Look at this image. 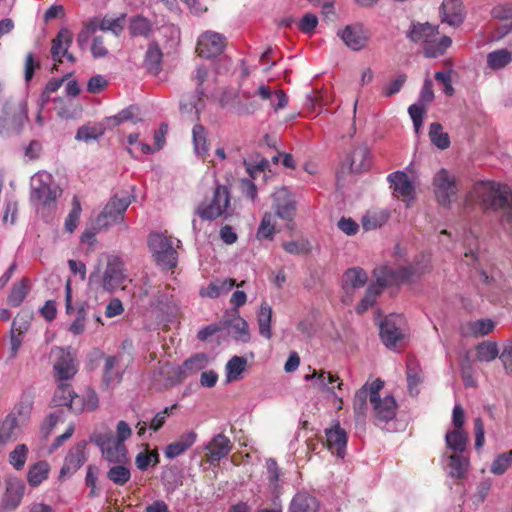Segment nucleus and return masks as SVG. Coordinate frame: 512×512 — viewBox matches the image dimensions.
Segmentation results:
<instances>
[{
	"label": "nucleus",
	"instance_id": "obj_3",
	"mask_svg": "<svg viewBox=\"0 0 512 512\" xmlns=\"http://www.w3.org/2000/svg\"><path fill=\"white\" fill-rule=\"evenodd\" d=\"M438 26L430 23H412L407 37L414 43L423 45L424 55L427 58H435L445 53L451 46L452 40L448 36L438 39Z\"/></svg>",
	"mask_w": 512,
	"mask_h": 512
},
{
	"label": "nucleus",
	"instance_id": "obj_33",
	"mask_svg": "<svg viewBox=\"0 0 512 512\" xmlns=\"http://www.w3.org/2000/svg\"><path fill=\"white\" fill-rule=\"evenodd\" d=\"M118 358L116 356H108L105 359L103 368V383L106 387L114 386L121 382L122 374L116 369Z\"/></svg>",
	"mask_w": 512,
	"mask_h": 512
},
{
	"label": "nucleus",
	"instance_id": "obj_40",
	"mask_svg": "<svg viewBox=\"0 0 512 512\" xmlns=\"http://www.w3.org/2000/svg\"><path fill=\"white\" fill-rule=\"evenodd\" d=\"M192 138L195 152L202 157L207 155L209 147L206 129L202 125L196 124L192 130Z\"/></svg>",
	"mask_w": 512,
	"mask_h": 512
},
{
	"label": "nucleus",
	"instance_id": "obj_34",
	"mask_svg": "<svg viewBox=\"0 0 512 512\" xmlns=\"http://www.w3.org/2000/svg\"><path fill=\"white\" fill-rule=\"evenodd\" d=\"M272 307L267 302H262L257 315V322L259 327V333L266 339H270L271 333V321H272Z\"/></svg>",
	"mask_w": 512,
	"mask_h": 512
},
{
	"label": "nucleus",
	"instance_id": "obj_29",
	"mask_svg": "<svg viewBox=\"0 0 512 512\" xmlns=\"http://www.w3.org/2000/svg\"><path fill=\"white\" fill-rule=\"evenodd\" d=\"M290 512H318V500L307 492L297 493L289 505Z\"/></svg>",
	"mask_w": 512,
	"mask_h": 512
},
{
	"label": "nucleus",
	"instance_id": "obj_31",
	"mask_svg": "<svg viewBox=\"0 0 512 512\" xmlns=\"http://www.w3.org/2000/svg\"><path fill=\"white\" fill-rule=\"evenodd\" d=\"M304 379L306 381H311L313 379H316L314 385L318 387L319 389H327L328 391H333L334 387H328V384L337 383V388L341 389L343 382L342 380L334 374H331L330 372H326L324 370H321L317 372L315 369L313 370L312 374H307L304 376Z\"/></svg>",
	"mask_w": 512,
	"mask_h": 512
},
{
	"label": "nucleus",
	"instance_id": "obj_45",
	"mask_svg": "<svg viewBox=\"0 0 512 512\" xmlns=\"http://www.w3.org/2000/svg\"><path fill=\"white\" fill-rule=\"evenodd\" d=\"M19 426L18 420H15L12 415H7L0 421V438L6 443L14 440L16 438V430Z\"/></svg>",
	"mask_w": 512,
	"mask_h": 512
},
{
	"label": "nucleus",
	"instance_id": "obj_14",
	"mask_svg": "<svg viewBox=\"0 0 512 512\" xmlns=\"http://www.w3.org/2000/svg\"><path fill=\"white\" fill-rule=\"evenodd\" d=\"M52 354L56 357L53 368L59 381H68L77 372L75 360L70 352L61 347L52 349Z\"/></svg>",
	"mask_w": 512,
	"mask_h": 512
},
{
	"label": "nucleus",
	"instance_id": "obj_27",
	"mask_svg": "<svg viewBox=\"0 0 512 512\" xmlns=\"http://www.w3.org/2000/svg\"><path fill=\"white\" fill-rule=\"evenodd\" d=\"M196 439L197 433L194 431L183 433L176 441L166 446L164 450L165 456L169 459L180 456L195 443Z\"/></svg>",
	"mask_w": 512,
	"mask_h": 512
},
{
	"label": "nucleus",
	"instance_id": "obj_49",
	"mask_svg": "<svg viewBox=\"0 0 512 512\" xmlns=\"http://www.w3.org/2000/svg\"><path fill=\"white\" fill-rule=\"evenodd\" d=\"M274 216L270 212H266L257 230L258 239H272L275 233V225L273 223Z\"/></svg>",
	"mask_w": 512,
	"mask_h": 512
},
{
	"label": "nucleus",
	"instance_id": "obj_8",
	"mask_svg": "<svg viewBox=\"0 0 512 512\" xmlns=\"http://www.w3.org/2000/svg\"><path fill=\"white\" fill-rule=\"evenodd\" d=\"M227 44L226 37L214 31L203 32L197 40L196 52L200 57L210 59L220 55Z\"/></svg>",
	"mask_w": 512,
	"mask_h": 512
},
{
	"label": "nucleus",
	"instance_id": "obj_59",
	"mask_svg": "<svg viewBox=\"0 0 512 512\" xmlns=\"http://www.w3.org/2000/svg\"><path fill=\"white\" fill-rule=\"evenodd\" d=\"M73 390L71 385L66 383L65 381H61L58 385L54 397L53 403L55 406H66L68 403V399L70 398Z\"/></svg>",
	"mask_w": 512,
	"mask_h": 512
},
{
	"label": "nucleus",
	"instance_id": "obj_12",
	"mask_svg": "<svg viewBox=\"0 0 512 512\" xmlns=\"http://www.w3.org/2000/svg\"><path fill=\"white\" fill-rule=\"evenodd\" d=\"M96 443L108 462L120 463L126 458L127 450L124 443L117 440L112 433L100 434Z\"/></svg>",
	"mask_w": 512,
	"mask_h": 512
},
{
	"label": "nucleus",
	"instance_id": "obj_24",
	"mask_svg": "<svg viewBox=\"0 0 512 512\" xmlns=\"http://www.w3.org/2000/svg\"><path fill=\"white\" fill-rule=\"evenodd\" d=\"M72 40L73 34L67 28H62L52 39L50 52L54 62H62V57L67 54V50L71 46Z\"/></svg>",
	"mask_w": 512,
	"mask_h": 512
},
{
	"label": "nucleus",
	"instance_id": "obj_47",
	"mask_svg": "<svg viewBox=\"0 0 512 512\" xmlns=\"http://www.w3.org/2000/svg\"><path fill=\"white\" fill-rule=\"evenodd\" d=\"M203 96L204 95H201L197 92L196 94L187 96V98L183 99L180 103L181 112L183 114L194 113L196 116H198L203 107Z\"/></svg>",
	"mask_w": 512,
	"mask_h": 512
},
{
	"label": "nucleus",
	"instance_id": "obj_39",
	"mask_svg": "<svg viewBox=\"0 0 512 512\" xmlns=\"http://www.w3.org/2000/svg\"><path fill=\"white\" fill-rule=\"evenodd\" d=\"M512 61V52L507 49H499L487 55V64L492 70H499Z\"/></svg>",
	"mask_w": 512,
	"mask_h": 512
},
{
	"label": "nucleus",
	"instance_id": "obj_35",
	"mask_svg": "<svg viewBox=\"0 0 512 512\" xmlns=\"http://www.w3.org/2000/svg\"><path fill=\"white\" fill-rule=\"evenodd\" d=\"M445 441L448 448L455 452L462 453L466 449L468 435L463 429L454 428V430L446 433Z\"/></svg>",
	"mask_w": 512,
	"mask_h": 512
},
{
	"label": "nucleus",
	"instance_id": "obj_30",
	"mask_svg": "<svg viewBox=\"0 0 512 512\" xmlns=\"http://www.w3.org/2000/svg\"><path fill=\"white\" fill-rule=\"evenodd\" d=\"M34 404V395L30 391H25L19 400V402L15 405L13 410L8 414L12 415L15 420L19 421V424L22 425L28 421L30 414L33 409Z\"/></svg>",
	"mask_w": 512,
	"mask_h": 512
},
{
	"label": "nucleus",
	"instance_id": "obj_21",
	"mask_svg": "<svg viewBox=\"0 0 512 512\" xmlns=\"http://www.w3.org/2000/svg\"><path fill=\"white\" fill-rule=\"evenodd\" d=\"M440 17L443 23L457 27L464 21V9L460 0H443L440 6Z\"/></svg>",
	"mask_w": 512,
	"mask_h": 512
},
{
	"label": "nucleus",
	"instance_id": "obj_22",
	"mask_svg": "<svg viewBox=\"0 0 512 512\" xmlns=\"http://www.w3.org/2000/svg\"><path fill=\"white\" fill-rule=\"evenodd\" d=\"M373 408L374 418L380 423H387L396 416L397 403L393 396L387 395L375 402H370Z\"/></svg>",
	"mask_w": 512,
	"mask_h": 512
},
{
	"label": "nucleus",
	"instance_id": "obj_26",
	"mask_svg": "<svg viewBox=\"0 0 512 512\" xmlns=\"http://www.w3.org/2000/svg\"><path fill=\"white\" fill-rule=\"evenodd\" d=\"M244 284L245 281H242L240 284H237V286L242 287ZM235 285L236 281L232 278L215 279L211 281L207 287L201 288L199 293L202 297L215 299L222 294L228 293Z\"/></svg>",
	"mask_w": 512,
	"mask_h": 512
},
{
	"label": "nucleus",
	"instance_id": "obj_44",
	"mask_svg": "<svg viewBox=\"0 0 512 512\" xmlns=\"http://www.w3.org/2000/svg\"><path fill=\"white\" fill-rule=\"evenodd\" d=\"M29 449L26 444H18L15 448L9 453L8 461L9 464L15 470H22L25 466L27 457H28Z\"/></svg>",
	"mask_w": 512,
	"mask_h": 512
},
{
	"label": "nucleus",
	"instance_id": "obj_53",
	"mask_svg": "<svg viewBox=\"0 0 512 512\" xmlns=\"http://www.w3.org/2000/svg\"><path fill=\"white\" fill-rule=\"evenodd\" d=\"M257 158L259 159L252 160L250 158L248 160H244L246 171L253 179H256L260 173H264L269 167V161L267 159L260 157L259 155H257Z\"/></svg>",
	"mask_w": 512,
	"mask_h": 512
},
{
	"label": "nucleus",
	"instance_id": "obj_18",
	"mask_svg": "<svg viewBox=\"0 0 512 512\" xmlns=\"http://www.w3.org/2000/svg\"><path fill=\"white\" fill-rule=\"evenodd\" d=\"M402 318L400 315L388 316L380 325V338L386 347L392 348L402 340L403 332L398 326V322H401Z\"/></svg>",
	"mask_w": 512,
	"mask_h": 512
},
{
	"label": "nucleus",
	"instance_id": "obj_55",
	"mask_svg": "<svg viewBox=\"0 0 512 512\" xmlns=\"http://www.w3.org/2000/svg\"><path fill=\"white\" fill-rule=\"evenodd\" d=\"M512 465V450L504 452L496 457L493 461L490 471L495 475L504 474Z\"/></svg>",
	"mask_w": 512,
	"mask_h": 512
},
{
	"label": "nucleus",
	"instance_id": "obj_41",
	"mask_svg": "<svg viewBox=\"0 0 512 512\" xmlns=\"http://www.w3.org/2000/svg\"><path fill=\"white\" fill-rule=\"evenodd\" d=\"M429 137L431 142L441 150H445L450 146L449 135L443 132V127L440 123L434 122L430 125Z\"/></svg>",
	"mask_w": 512,
	"mask_h": 512
},
{
	"label": "nucleus",
	"instance_id": "obj_48",
	"mask_svg": "<svg viewBox=\"0 0 512 512\" xmlns=\"http://www.w3.org/2000/svg\"><path fill=\"white\" fill-rule=\"evenodd\" d=\"M107 477L114 484L123 486L130 480L131 473L126 466L115 465L108 470Z\"/></svg>",
	"mask_w": 512,
	"mask_h": 512
},
{
	"label": "nucleus",
	"instance_id": "obj_50",
	"mask_svg": "<svg viewBox=\"0 0 512 512\" xmlns=\"http://www.w3.org/2000/svg\"><path fill=\"white\" fill-rule=\"evenodd\" d=\"M495 323L490 319H480L467 324L469 333L473 336H485L493 331Z\"/></svg>",
	"mask_w": 512,
	"mask_h": 512
},
{
	"label": "nucleus",
	"instance_id": "obj_57",
	"mask_svg": "<svg viewBox=\"0 0 512 512\" xmlns=\"http://www.w3.org/2000/svg\"><path fill=\"white\" fill-rule=\"evenodd\" d=\"M151 31L150 21L143 16H135L130 23V32L133 36H148Z\"/></svg>",
	"mask_w": 512,
	"mask_h": 512
},
{
	"label": "nucleus",
	"instance_id": "obj_20",
	"mask_svg": "<svg viewBox=\"0 0 512 512\" xmlns=\"http://www.w3.org/2000/svg\"><path fill=\"white\" fill-rule=\"evenodd\" d=\"M326 447L331 453L343 457L347 446L346 431L336 422L330 429L325 430Z\"/></svg>",
	"mask_w": 512,
	"mask_h": 512
},
{
	"label": "nucleus",
	"instance_id": "obj_4",
	"mask_svg": "<svg viewBox=\"0 0 512 512\" xmlns=\"http://www.w3.org/2000/svg\"><path fill=\"white\" fill-rule=\"evenodd\" d=\"M131 203L132 199L128 193L112 196L96 218L97 228L106 230L112 225L123 223L125 212Z\"/></svg>",
	"mask_w": 512,
	"mask_h": 512
},
{
	"label": "nucleus",
	"instance_id": "obj_38",
	"mask_svg": "<svg viewBox=\"0 0 512 512\" xmlns=\"http://www.w3.org/2000/svg\"><path fill=\"white\" fill-rule=\"evenodd\" d=\"M106 123H95L81 126L76 133L75 138L79 141L96 140L102 136L106 130Z\"/></svg>",
	"mask_w": 512,
	"mask_h": 512
},
{
	"label": "nucleus",
	"instance_id": "obj_58",
	"mask_svg": "<svg viewBox=\"0 0 512 512\" xmlns=\"http://www.w3.org/2000/svg\"><path fill=\"white\" fill-rule=\"evenodd\" d=\"M450 474L453 478L461 479L465 475L467 460L460 455L453 454L449 457Z\"/></svg>",
	"mask_w": 512,
	"mask_h": 512
},
{
	"label": "nucleus",
	"instance_id": "obj_37",
	"mask_svg": "<svg viewBox=\"0 0 512 512\" xmlns=\"http://www.w3.org/2000/svg\"><path fill=\"white\" fill-rule=\"evenodd\" d=\"M50 466L46 461H39L29 468L27 481L30 486L36 487L48 478Z\"/></svg>",
	"mask_w": 512,
	"mask_h": 512
},
{
	"label": "nucleus",
	"instance_id": "obj_17",
	"mask_svg": "<svg viewBox=\"0 0 512 512\" xmlns=\"http://www.w3.org/2000/svg\"><path fill=\"white\" fill-rule=\"evenodd\" d=\"M86 446L87 443L85 441H80L70 449L60 470L59 477L61 479L71 477L85 463Z\"/></svg>",
	"mask_w": 512,
	"mask_h": 512
},
{
	"label": "nucleus",
	"instance_id": "obj_62",
	"mask_svg": "<svg viewBox=\"0 0 512 512\" xmlns=\"http://www.w3.org/2000/svg\"><path fill=\"white\" fill-rule=\"evenodd\" d=\"M387 219L388 215L384 212H381L379 216L367 214L363 217L362 225L365 230H371L380 227Z\"/></svg>",
	"mask_w": 512,
	"mask_h": 512
},
{
	"label": "nucleus",
	"instance_id": "obj_10",
	"mask_svg": "<svg viewBox=\"0 0 512 512\" xmlns=\"http://www.w3.org/2000/svg\"><path fill=\"white\" fill-rule=\"evenodd\" d=\"M387 179L390 182L393 195L402 200L407 208H410L415 200V186L408 175L403 171H396L389 174Z\"/></svg>",
	"mask_w": 512,
	"mask_h": 512
},
{
	"label": "nucleus",
	"instance_id": "obj_63",
	"mask_svg": "<svg viewBox=\"0 0 512 512\" xmlns=\"http://www.w3.org/2000/svg\"><path fill=\"white\" fill-rule=\"evenodd\" d=\"M108 86L107 79L102 75L91 77L87 83V91L92 94H99Z\"/></svg>",
	"mask_w": 512,
	"mask_h": 512
},
{
	"label": "nucleus",
	"instance_id": "obj_56",
	"mask_svg": "<svg viewBox=\"0 0 512 512\" xmlns=\"http://www.w3.org/2000/svg\"><path fill=\"white\" fill-rule=\"evenodd\" d=\"M369 398L367 384L358 389L353 400V409L358 416H364L367 411V399Z\"/></svg>",
	"mask_w": 512,
	"mask_h": 512
},
{
	"label": "nucleus",
	"instance_id": "obj_7",
	"mask_svg": "<svg viewBox=\"0 0 512 512\" xmlns=\"http://www.w3.org/2000/svg\"><path fill=\"white\" fill-rule=\"evenodd\" d=\"M128 281L130 279L126 274L124 262L116 256L108 258L101 287L108 292H114L118 289H124Z\"/></svg>",
	"mask_w": 512,
	"mask_h": 512
},
{
	"label": "nucleus",
	"instance_id": "obj_61",
	"mask_svg": "<svg viewBox=\"0 0 512 512\" xmlns=\"http://www.w3.org/2000/svg\"><path fill=\"white\" fill-rule=\"evenodd\" d=\"M407 80V75L402 73L399 74L394 80H392L390 83L383 86L382 94L385 97H391L395 94H397L403 85L405 84Z\"/></svg>",
	"mask_w": 512,
	"mask_h": 512
},
{
	"label": "nucleus",
	"instance_id": "obj_52",
	"mask_svg": "<svg viewBox=\"0 0 512 512\" xmlns=\"http://www.w3.org/2000/svg\"><path fill=\"white\" fill-rule=\"evenodd\" d=\"M81 211H82V208H81L80 201L77 196H74L73 200H72V209L65 219V229L67 232H69V233L74 232V230L76 229V227L78 225Z\"/></svg>",
	"mask_w": 512,
	"mask_h": 512
},
{
	"label": "nucleus",
	"instance_id": "obj_2",
	"mask_svg": "<svg viewBox=\"0 0 512 512\" xmlns=\"http://www.w3.org/2000/svg\"><path fill=\"white\" fill-rule=\"evenodd\" d=\"M510 188L495 181L476 182L466 196L468 206L477 205L483 212H499L509 206Z\"/></svg>",
	"mask_w": 512,
	"mask_h": 512
},
{
	"label": "nucleus",
	"instance_id": "obj_5",
	"mask_svg": "<svg viewBox=\"0 0 512 512\" xmlns=\"http://www.w3.org/2000/svg\"><path fill=\"white\" fill-rule=\"evenodd\" d=\"M148 245L156 263L163 269L171 270L177 265V252L173 248L172 238L162 233H152Z\"/></svg>",
	"mask_w": 512,
	"mask_h": 512
},
{
	"label": "nucleus",
	"instance_id": "obj_16",
	"mask_svg": "<svg viewBox=\"0 0 512 512\" xmlns=\"http://www.w3.org/2000/svg\"><path fill=\"white\" fill-rule=\"evenodd\" d=\"M276 215L286 221L291 222L296 214V205L293 196L287 188L277 189L273 194Z\"/></svg>",
	"mask_w": 512,
	"mask_h": 512
},
{
	"label": "nucleus",
	"instance_id": "obj_1",
	"mask_svg": "<svg viewBox=\"0 0 512 512\" xmlns=\"http://www.w3.org/2000/svg\"><path fill=\"white\" fill-rule=\"evenodd\" d=\"M424 272V269H419L414 265L402 266L397 269H393L388 266L376 268L373 272L375 284H372L367 288L365 296L356 306V312L358 314L365 313L371 306H373L377 296L385 287L408 283Z\"/></svg>",
	"mask_w": 512,
	"mask_h": 512
},
{
	"label": "nucleus",
	"instance_id": "obj_19",
	"mask_svg": "<svg viewBox=\"0 0 512 512\" xmlns=\"http://www.w3.org/2000/svg\"><path fill=\"white\" fill-rule=\"evenodd\" d=\"M232 448L231 440L223 433H219L205 446L207 460L210 463L219 462L231 452Z\"/></svg>",
	"mask_w": 512,
	"mask_h": 512
},
{
	"label": "nucleus",
	"instance_id": "obj_46",
	"mask_svg": "<svg viewBox=\"0 0 512 512\" xmlns=\"http://www.w3.org/2000/svg\"><path fill=\"white\" fill-rule=\"evenodd\" d=\"M246 365L247 360L244 357L233 356L226 364L227 380L229 382L237 380L245 370Z\"/></svg>",
	"mask_w": 512,
	"mask_h": 512
},
{
	"label": "nucleus",
	"instance_id": "obj_42",
	"mask_svg": "<svg viewBox=\"0 0 512 512\" xmlns=\"http://www.w3.org/2000/svg\"><path fill=\"white\" fill-rule=\"evenodd\" d=\"M499 356L496 342H483L476 347V360L479 362H491Z\"/></svg>",
	"mask_w": 512,
	"mask_h": 512
},
{
	"label": "nucleus",
	"instance_id": "obj_25",
	"mask_svg": "<svg viewBox=\"0 0 512 512\" xmlns=\"http://www.w3.org/2000/svg\"><path fill=\"white\" fill-rule=\"evenodd\" d=\"M368 281V275L364 269L353 267L347 269L342 277V288L346 294H351L355 289L365 286Z\"/></svg>",
	"mask_w": 512,
	"mask_h": 512
},
{
	"label": "nucleus",
	"instance_id": "obj_64",
	"mask_svg": "<svg viewBox=\"0 0 512 512\" xmlns=\"http://www.w3.org/2000/svg\"><path fill=\"white\" fill-rule=\"evenodd\" d=\"M499 358L502 361L505 371L508 374L512 373V341H508L504 344L502 352L499 354Z\"/></svg>",
	"mask_w": 512,
	"mask_h": 512
},
{
	"label": "nucleus",
	"instance_id": "obj_9",
	"mask_svg": "<svg viewBox=\"0 0 512 512\" xmlns=\"http://www.w3.org/2000/svg\"><path fill=\"white\" fill-rule=\"evenodd\" d=\"M433 186L438 203L448 207L457 193L455 178L446 169H441L433 179Z\"/></svg>",
	"mask_w": 512,
	"mask_h": 512
},
{
	"label": "nucleus",
	"instance_id": "obj_15",
	"mask_svg": "<svg viewBox=\"0 0 512 512\" xmlns=\"http://www.w3.org/2000/svg\"><path fill=\"white\" fill-rule=\"evenodd\" d=\"M173 291L174 289L168 284L163 288L158 287L157 291L153 293L152 299L149 303L150 307L162 316L173 315L177 311Z\"/></svg>",
	"mask_w": 512,
	"mask_h": 512
},
{
	"label": "nucleus",
	"instance_id": "obj_23",
	"mask_svg": "<svg viewBox=\"0 0 512 512\" xmlns=\"http://www.w3.org/2000/svg\"><path fill=\"white\" fill-rule=\"evenodd\" d=\"M255 95L263 101H269L275 112L288 105V96L282 89L273 91L269 86L262 84L257 88Z\"/></svg>",
	"mask_w": 512,
	"mask_h": 512
},
{
	"label": "nucleus",
	"instance_id": "obj_13",
	"mask_svg": "<svg viewBox=\"0 0 512 512\" xmlns=\"http://www.w3.org/2000/svg\"><path fill=\"white\" fill-rule=\"evenodd\" d=\"M337 35L353 51L364 49L370 38L369 31L360 23L345 26L342 30L338 31Z\"/></svg>",
	"mask_w": 512,
	"mask_h": 512
},
{
	"label": "nucleus",
	"instance_id": "obj_36",
	"mask_svg": "<svg viewBox=\"0 0 512 512\" xmlns=\"http://www.w3.org/2000/svg\"><path fill=\"white\" fill-rule=\"evenodd\" d=\"M162 51L155 42L149 44L145 55V65L149 72L158 74L161 70Z\"/></svg>",
	"mask_w": 512,
	"mask_h": 512
},
{
	"label": "nucleus",
	"instance_id": "obj_11",
	"mask_svg": "<svg viewBox=\"0 0 512 512\" xmlns=\"http://www.w3.org/2000/svg\"><path fill=\"white\" fill-rule=\"evenodd\" d=\"M61 191L57 187L43 182L38 178L33 179L31 200L37 207L53 208L56 205L57 198Z\"/></svg>",
	"mask_w": 512,
	"mask_h": 512
},
{
	"label": "nucleus",
	"instance_id": "obj_51",
	"mask_svg": "<svg viewBox=\"0 0 512 512\" xmlns=\"http://www.w3.org/2000/svg\"><path fill=\"white\" fill-rule=\"evenodd\" d=\"M229 326L234 330V338L242 342H248L250 339L248 323L240 316L234 317Z\"/></svg>",
	"mask_w": 512,
	"mask_h": 512
},
{
	"label": "nucleus",
	"instance_id": "obj_28",
	"mask_svg": "<svg viewBox=\"0 0 512 512\" xmlns=\"http://www.w3.org/2000/svg\"><path fill=\"white\" fill-rule=\"evenodd\" d=\"M349 170L354 173H359L369 170L371 167L370 151L366 145H359L354 148L350 157Z\"/></svg>",
	"mask_w": 512,
	"mask_h": 512
},
{
	"label": "nucleus",
	"instance_id": "obj_54",
	"mask_svg": "<svg viewBox=\"0 0 512 512\" xmlns=\"http://www.w3.org/2000/svg\"><path fill=\"white\" fill-rule=\"evenodd\" d=\"M178 409V404H173L169 407H165L163 410L155 414L153 419L149 423V429L153 432L159 431L166 423L167 418Z\"/></svg>",
	"mask_w": 512,
	"mask_h": 512
},
{
	"label": "nucleus",
	"instance_id": "obj_60",
	"mask_svg": "<svg viewBox=\"0 0 512 512\" xmlns=\"http://www.w3.org/2000/svg\"><path fill=\"white\" fill-rule=\"evenodd\" d=\"M97 472L98 469L95 466H88L85 477V484L90 488L89 497L94 498L99 495L100 489L97 487Z\"/></svg>",
	"mask_w": 512,
	"mask_h": 512
},
{
	"label": "nucleus",
	"instance_id": "obj_6",
	"mask_svg": "<svg viewBox=\"0 0 512 512\" xmlns=\"http://www.w3.org/2000/svg\"><path fill=\"white\" fill-rule=\"evenodd\" d=\"M230 205L228 188L219 185L215 188L210 201H204L197 207V214L203 220H215L225 214Z\"/></svg>",
	"mask_w": 512,
	"mask_h": 512
},
{
	"label": "nucleus",
	"instance_id": "obj_43",
	"mask_svg": "<svg viewBox=\"0 0 512 512\" xmlns=\"http://www.w3.org/2000/svg\"><path fill=\"white\" fill-rule=\"evenodd\" d=\"M28 294V279H22L15 283L8 295L7 302L10 306L18 307Z\"/></svg>",
	"mask_w": 512,
	"mask_h": 512
},
{
	"label": "nucleus",
	"instance_id": "obj_32",
	"mask_svg": "<svg viewBox=\"0 0 512 512\" xmlns=\"http://www.w3.org/2000/svg\"><path fill=\"white\" fill-rule=\"evenodd\" d=\"M407 386L410 395L416 396L419 393V385L422 382V371L415 359L407 361Z\"/></svg>",
	"mask_w": 512,
	"mask_h": 512
}]
</instances>
